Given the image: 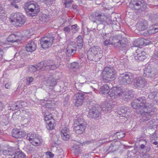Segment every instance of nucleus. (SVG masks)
<instances>
[{"label": "nucleus", "mask_w": 158, "mask_h": 158, "mask_svg": "<svg viewBox=\"0 0 158 158\" xmlns=\"http://www.w3.org/2000/svg\"><path fill=\"white\" fill-rule=\"evenodd\" d=\"M102 52L98 46H94L91 47L88 52V58L89 60L95 61L100 60L102 58Z\"/></svg>", "instance_id": "f257e3e1"}, {"label": "nucleus", "mask_w": 158, "mask_h": 158, "mask_svg": "<svg viewBox=\"0 0 158 158\" xmlns=\"http://www.w3.org/2000/svg\"><path fill=\"white\" fill-rule=\"evenodd\" d=\"M131 105L132 107L136 110L143 109L150 107H152L153 106L152 104L146 102L145 98L144 97H139L134 100Z\"/></svg>", "instance_id": "f03ea898"}, {"label": "nucleus", "mask_w": 158, "mask_h": 158, "mask_svg": "<svg viewBox=\"0 0 158 158\" xmlns=\"http://www.w3.org/2000/svg\"><path fill=\"white\" fill-rule=\"evenodd\" d=\"M24 8L27 15L29 16H35L39 12V6L33 2H27L24 4Z\"/></svg>", "instance_id": "7ed1b4c3"}, {"label": "nucleus", "mask_w": 158, "mask_h": 158, "mask_svg": "<svg viewBox=\"0 0 158 158\" xmlns=\"http://www.w3.org/2000/svg\"><path fill=\"white\" fill-rule=\"evenodd\" d=\"M115 72L113 67L109 66L106 67L102 73V81L105 82H109L115 79Z\"/></svg>", "instance_id": "20e7f679"}, {"label": "nucleus", "mask_w": 158, "mask_h": 158, "mask_svg": "<svg viewBox=\"0 0 158 158\" xmlns=\"http://www.w3.org/2000/svg\"><path fill=\"white\" fill-rule=\"evenodd\" d=\"M89 18L93 23L98 24L104 25L106 22V17L104 14L98 11L92 13L90 15Z\"/></svg>", "instance_id": "39448f33"}, {"label": "nucleus", "mask_w": 158, "mask_h": 158, "mask_svg": "<svg viewBox=\"0 0 158 158\" xmlns=\"http://www.w3.org/2000/svg\"><path fill=\"white\" fill-rule=\"evenodd\" d=\"M152 107L144 108L143 109L136 110V112L141 115L140 119V123L146 122L151 118L152 115L154 114V112L152 110Z\"/></svg>", "instance_id": "423d86ee"}, {"label": "nucleus", "mask_w": 158, "mask_h": 158, "mask_svg": "<svg viewBox=\"0 0 158 158\" xmlns=\"http://www.w3.org/2000/svg\"><path fill=\"white\" fill-rule=\"evenodd\" d=\"M147 7V4L144 0H131L128 7L132 10H145Z\"/></svg>", "instance_id": "0eeeda50"}, {"label": "nucleus", "mask_w": 158, "mask_h": 158, "mask_svg": "<svg viewBox=\"0 0 158 158\" xmlns=\"http://www.w3.org/2000/svg\"><path fill=\"white\" fill-rule=\"evenodd\" d=\"M134 78V75L129 72L120 73L118 77V81L121 84L127 85L130 84Z\"/></svg>", "instance_id": "6e6552de"}, {"label": "nucleus", "mask_w": 158, "mask_h": 158, "mask_svg": "<svg viewBox=\"0 0 158 158\" xmlns=\"http://www.w3.org/2000/svg\"><path fill=\"white\" fill-rule=\"evenodd\" d=\"M54 38L51 35L42 37L40 40V44L41 47L44 49L50 47L53 44Z\"/></svg>", "instance_id": "1a4fd4ad"}, {"label": "nucleus", "mask_w": 158, "mask_h": 158, "mask_svg": "<svg viewBox=\"0 0 158 158\" xmlns=\"http://www.w3.org/2000/svg\"><path fill=\"white\" fill-rule=\"evenodd\" d=\"M11 21L15 22L16 26L20 27L25 22V18L22 13L16 12L13 15Z\"/></svg>", "instance_id": "9d476101"}, {"label": "nucleus", "mask_w": 158, "mask_h": 158, "mask_svg": "<svg viewBox=\"0 0 158 158\" xmlns=\"http://www.w3.org/2000/svg\"><path fill=\"white\" fill-rule=\"evenodd\" d=\"M147 81L144 78L139 77L134 79L133 85L136 88H143L146 85Z\"/></svg>", "instance_id": "9b49d317"}, {"label": "nucleus", "mask_w": 158, "mask_h": 158, "mask_svg": "<svg viewBox=\"0 0 158 158\" xmlns=\"http://www.w3.org/2000/svg\"><path fill=\"white\" fill-rule=\"evenodd\" d=\"M84 94L82 93H77L73 96L72 100L73 103L77 107L81 106L83 102Z\"/></svg>", "instance_id": "f8f14e48"}, {"label": "nucleus", "mask_w": 158, "mask_h": 158, "mask_svg": "<svg viewBox=\"0 0 158 158\" xmlns=\"http://www.w3.org/2000/svg\"><path fill=\"white\" fill-rule=\"evenodd\" d=\"M120 87H113L109 89L106 96L108 98L114 99L117 98L118 96L120 97Z\"/></svg>", "instance_id": "ddd939ff"}, {"label": "nucleus", "mask_w": 158, "mask_h": 158, "mask_svg": "<svg viewBox=\"0 0 158 158\" xmlns=\"http://www.w3.org/2000/svg\"><path fill=\"white\" fill-rule=\"evenodd\" d=\"M110 35L112 44L114 45L115 47H119L121 46H124V44L125 43H123V40H120L121 36L120 34L115 35L113 36H111L110 34Z\"/></svg>", "instance_id": "4468645a"}, {"label": "nucleus", "mask_w": 158, "mask_h": 158, "mask_svg": "<svg viewBox=\"0 0 158 158\" xmlns=\"http://www.w3.org/2000/svg\"><path fill=\"white\" fill-rule=\"evenodd\" d=\"M134 59L137 62L143 61L146 58L145 53L141 49H138L133 55Z\"/></svg>", "instance_id": "2eb2a0df"}, {"label": "nucleus", "mask_w": 158, "mask_h": 158, "mask_svg": "<svg viewBox=\"0 0 158 158\" xmlns=\"http://www.w3.org/2000/svg\"><path fill=\"white\" fill-rule=\"evenodd\" d=\"M148 23L147 21L144 19L139 20L136 25L137 28L139 31L140 34L142 35V33L145 32L146 30L148 27Z\"/></svg>", "instance_id": "dca6fc26"}, {"label": "nucleus", "mask_w": 158, "mask_h": 158, "mask_svg": "<svg viewBox=\"0 0 158 158\" xmlns=\"http://www.w3.org/2000/svg\"><path fill=\"white\" fill-rule=\"evenodd\" d=\"M100 108L98 107L93 106L89 109V117L94 119L99 117L101 115Z\"/></svg>", "instance_id": "f3484780"}, {"label": "nucleus", "mask_w": 158, "mask_h": 158, "mask_svg": "<svg viewBox=\"0 0 158 158\" xmlns=\"http://www.w3.org/2000/svg\"><path fill=\"white\" fill-rule=\"evenodd\" d=\"M83 123H80L79 122V124L75 123V122L73 126V130L74 132L77 134H80L83 133L85 129V124L84 123V121L83 120Z\"/></svg>", "instance_id": "a211bd4d"}, {"label": "nucleus", "mask_w": 158, "mask_h": 158, "mask_svg": "<svg viewBox=\"0 0 158 158\" xmlns=\"http://www.w3.org/2000/svg\"><path fill=\"white\" fill-rule=\"evenodd\" d=\"M120 97L125 101H127L134 97L133 92L131 90L124 91L121 89Z\"/></svg>", "instance_id": "6ab92c4d"}, {"label": "nucleus", "mask_w": 158, "mask_h": 158, "mask_svg": "<svg viewBox=\"0 0 158 158\" xmlns=\"http://www.w3.org/2000/svg\"><path fill=\"white\" fill-rule=\"evenodd\" d=\"M143 75L144 77L149 78L154 77L155 76L152 68L149 65H146L143 69Z\"/></svg>", "instance_id": "aec40b11"}, {"label": "nucleus", "mask_w": 158, "mask_h": 158, "mask_svg": "<svg viewBox=\"0 0 158 158\" xmlns=\"http://www.w3.org/2000/svg\"><path fill=\"white\" fill-rule=\"evenodd\" d=\"M26 132L24 130L21 129L15 128L12 131V135L16 138H21L26 135Z\"/></svg>", "instance_id": "412c9836"}, {"label": "nucleus", "mask_w": 158, "mask_h": 158, "mask_svg": "<svg viewBox=\"0 0 158 158\" xmlns=\"http://www.w3.org/2000/svg\"><path fill=\"white\" fill-rule=\"evenodd\" d=\"M22 35L20 33L18 32L15 34H11L7 39V41L10 42H18L22 40Z\"/></svg>", "instance_id": "4be33fe9"}, {"label": "nucleus", "mask_w": 158, "mask_h": 158, "mask_svg": "<svg viewBox=\"0 0 158 158\" xmlns=\"http://www.w3.org/2000/svg\"><path fill=\"white\" fill-rule=\"evenodd\" d=\"M36 44L34 41H29L25 46L26 50L29 52L34 51L36 49Z\"/></svg>", "instance_id": "5701e85b"}, {"label": "nucleus", "mask_w": 158, "mask_h": 158, "mask_svg": "<svg viewBox=\"0 0 158 158\" xmlns=\"http://www.w3.org/2000/svg\"><path fill=\"white\" fill-rule=\"evenodd\" d=\"M158 32V27H155L152 26L150 27L148 30H147L145 32L142 33V35L148 36L152 34H154Z\"/></svg>", "instance_id": "b1692460"}, {"label": "nucleus", "mask_w": 158, "mask_h": 158, "mask_svg": "<svg viewBox=\"0 0 158 158\" xmlns=\"http://www.w3.org/2000/svg\"><path fill=\"white\" fill-rule=\"evenodd\" d=\"M68 128H64L62 129L61 132V137L62 139L64 141H66L69 139V131Z\"/></svg>", "instance_id": "393cba45"}, {"label": "nucleus", "mask_w": 158, "mask_h": 158, "mask_svg": "<svg viewBox=\"0 0 158 158\" xmlns=\"http://www.w3.org/2000/svg\"><path fill=\"white\" fill-rule=\"evenodd\" d=\"M110 89V84H107L102 86L99 90L101 94H104L106 96L109 91L108 90Z\"/></svg>", "instance_id": "a878e982"}, {"label": "nucleus", "mask_w": 158, "mask_h": 158, "mask_svg": "<svg viewBox=\"0 0 158 158\" xmlns=\"http://www.w3.org/2000/svg\"><path fill=\"white\" fill-rule=\"evenodd\" d=\"M146 40L143 38H139L134 42L133 44L135 47H140L146 45Z\"/></svg>", "instance_id": "bb28decb"}, {"label": "nucleus", "mask_w": 158, "mask_h": 158, "mask_svg": "<svg viewBox=\"0 0 158 158\" xmlns=\"http://www.w3.org/2000/svg\"><path fill=\"white\" fill-rule=\"evenodd\" d=\"M77 50L76 45L74 42H70V56H73L76 53Z\"/></svg>", "instance_id": "cd10ccee"}, {"label": "nucleus", "mask_w": 158, "mask_h": 158, "mask_svg": "<svg viewBox=\"0 0 158 158\" xmlns=\"http://www.w3.org/2000/svg\"><path fill=\"white\" fill-rule=\"evenodd\" d=\"M103 38L105 40L104 42V44L105 46H106L112 44L110 38V35L109 34H103Z\"/></svg>", "instance_id": "c85d7f7f"}, {"label": "nucleus", "mask_w": 158, "mask_h": 158, "mask_svg": "<svg viewBox=\"0 0 158 158\" xmlns=\"http://www.w3.org/2000/svg\"><path fill=\"white\" fill-rule=\"evenodd\" d=\"M11 158H26L25 155L21 151H18L13 154Z\"/></svg>", "instance_id": "c756f323"}, {"label": "nucleus", "mask_w": 158, "mask_h": 158, "mask_svg": "<svg viewBox=\"0 0 158 158\" xmlns=\"http://www.w3.org/2000/svg\"><path fill=\"white\" fill-rule=\"evenodd\" d=\"M150 149V147L148 144L145 145H143L139 146V150L142 151L143 153H145L149 152Z\"/></svg>", "instance_id": "7c9ffc66"}, {"label": "nucleus", "mask_w": 158, "mask_h": 158, "mask_svg": "<svg viewBox=\"0 0 158 158\" xmlns=\"http://www.w3.org/2000/svg\"><path fill=\"white\" fill-rule=\"evenodd\" d=\"M114 106V105L110 103L106 102L105 106L103 107L102 109L105 111H110Z\"/></svg>", "instance_id": "2f4dec72"}, {"label": "nucleus", "mask_w": 158, "mask_h": 158, "mask_svg": "<svg viewBox=\"0 0 158 158\" xmlns=\"http://www.w3.org/2000/svg\"><path fill=\"white\" fill-rule=\"evenodd\" d=\"M44 120L45 121H52L54 122V120L53 118V115L52 114L45 113L44 115Z\"/></svg>", "instance_id": "473e14b6"}, {"label": "nucleus", "mask_w": 158, "mask_h": 158, "mask_svg": "<svg viewBox=\"0 0 158 158\" xmlns=\"http://www.w3.org/2000/svg\"><path fill=\"white\" fill-rule=\"evenodd\" d=\"M79 67V64L77 62H73L70 64V69L73 72H77Z\"/></svg>", "instance_id": "72a5a7b5"}, {"label": "nucleus", "mask_w": 158, "mask_h": 158, "mask_svg": "<svg viewBox=\"0 0 158 158\" xmlns=\"http://www.w3.org/2000/svg\"><path fill=\"white\" fill-rule=\"evenodd\" d=\"M49 63L48 64L47 67H48V68L50 69L51 70H54L58 67V65H56L54 64V61L53 60H50L49 61Z\"/></svg>", "instance_id": "f704fd0d"}, {"label": "nucleus", "mask_w": 158, "mask_h": 158, "mask_svg": "<svg viewBox=\"0 0 158 158\" xmlns=\"http://www.w3.org/2000/svg\"><path fill=\"white\" fill-rule=\"evenodd\" d=\"M35 134L32 133H28L27 135V139L31 143L33 142V141L35 139L37 136Z\"/></svg>", "instance_id": "c9c22d12"}, {"label": "nucleus", "mask_w": 158, "mask_h": 158, "mask_svg": "<svg viewBox=\"0 0 158 158\" xmlns=\"http://www.w3.org/2000/svg\"><path fill=\"white\" fill-rule=\"evenodd\" d=\"M42 141V139L37 136L36 137L33 141V142L31 143H32L33 145L35 146L39 145L41 143Z\"/></svg>", "instance_id": "e433bc0d"}, {"label": "nucleus", "mask_w": 158, "mask_h": 158, "mask_svg": "<svg viewBox=\"0 0 158 158\" xmlns=\"http://www.w3.org/2000/svg\"><path fill=\"white\" fill-rule=\"evenodd\" d=\"M125 133L123 131H121L119 132H117L115 133H114L113 134V136L115 135H117V138L119 139H120L121 138L125 136Z\"/></svg>", "instance_id": "4c0bfd02"}, {"label": "nucleus", "mask_w": 158, "mask_h": 158, "mask_svg": "<svg viewBox=\"0 0 158 158\" xmlns=\"http://www.w3.org/2000/svg\"><path fill=\"white\" fill-rule=\"evenodd\" d=\"M54 122L50 121L48 123H47L46 124H47L46 125V127L47 129L49 131L52 130L54 128V125L53 123Z\"/></svg>", "instance_id": "58836bf2"}, {"label": "nucleus", "mask_w": 158, "mask_h": 158, "mask_svg": "<svg viewBox=\"0 0 158 158\" xmlns=\"http://www.w3.org/2000/svg\"><path fill=\"white\" fill-rule=\"evenodd\" d=\"M77 42L78 44H79V45H78V46L79 47V48L81 49L82 47L83 46V39L81 35H79L77 37Z\"/></svg>", "instance_id": "ea45409f"}, {"label": "nucleus", "mask_w": 158, "mask_h": 158, "mask_svg": "<svg viewBox=\"0 0 158 158\" xmlns=\"http://www.w3.org/2000/svg\"><path fill=\"white\" fill-rule=\"evenodd\" d=\"M150 18L152 22L158 23V13L152 15Z\"/></svg>", "instance_id": "a19ab883"}, {"label": "nucleus", "mask_w": 158, "mask_h": 158, "mask_svg": "<svg viewBox=\"0 0 158 158\" xmlns=\"http://www.w3.org/2000/svg\"><path fill=\"white\" fill-rule=\"evenodd\" d=\"M2 153L5 156H11L13 155L12 154V152L11 149L9 148H7L6 149L3 150Z\"/></svg>", "instance_id": "79ce46f5"}, {"label": "nucleus", "mask_w": 158, "mask_h": 158, "mask_svg": "<svg viewBox=\"0 0 158 158\" xmlns=\"http://www.w3.org/2000/svg\"><path fill=\"white\" fill-rule=\"evenodd\" d=\"M71 31L73 33H75L78 32L79 28L77 27V25L75 24L71 26Z\"/></svg>", "instance_id": "37998d69"}, {"label": "nucleus", "mask_w": 158, "mask_h": 158, "mask_svg": "<svg viewBox=\"0 0 158 158\" xmlns=\"http://www.w3.org/2000/svg\"><path fill=\"white\" fill-rule=\"evenodd\" d=\"M40 20L43 22H46L48 20V16L46 14H42L40 16Z\"/></svg>", "instance_id": "c03bdc74"}, {"label": "nucleus", "mask_w": 158, "mask_h": 158, "mask_svg": "<svg viewBox=\"0 0 158 158\" xmlns=\"http://www.w3.org/2000/svg\"><path fill=\"white\" fill-rule=\"evenodd\" d=\"M48 62V61H43L38 64L37 65L38 68L40 67V69H41L44 66L46 67H47V65H48V64L47 63L46 64V63H47V62Z\"/></svg>", "instance_id": "a18cd8bd"}, {"label": "nucleus", "mask_w": 158, "mask_h": 158, "mask_svg": "<svg viewBox=\"0 0 158 158\" xmlns=\"http://www.w3.org/2000/svg\"><path fill=\"white\" fill-rule=\"evenodd\" d=\"M17 103L19 109L25 106L26 105V103L25 102L22 101L17 102Z\"/></svg>", "instance_id": "49530a36"}, {"label": "nucleus", "mask_w": 158, "mask_h": 158, "mask_svg": "<svg viewBox=\"0 0 158 158\" xmlns=\"http://www.w3.org/2000/svg\"><path fill=\"white\" fill-rule=\"evenodd\" d=\"M9 123L8 118L6 116H4L3 119L1 121V123L3 125L6 126Z\"/></svg>", "instance_id": "de8ad7c7"}, {"label": "nucleus", "mask_w": 158, "mask_h": 158, "mask_svg": "<svg viewBox=\"0 0 158 158\" xmlns=\"http://www.w3.org/2000/svg\"><path fill=\"white\" fill-rule=\"evenodd\" d=\"M33 80V78L32 77H28L26 78V82L25 85L27 86L30 85Z\"/></svg>", "instance_id": "09e8293b"}, {"label": "nucleus", "mask_w": 158, "mask_h": 158, "mask_svg": "<svg viewBox=\"0 0 158 158\" xmlns=\"http://www.w3.org/2000/svg\"><path fill=\"white\" fill-rule=\"evenodd\" d=\"M118 113L120 115H123V114L126 113L127 112V108H121L120 110H118Z\"/></svg>", "instance_id": "8fccbe9b"}, {"label": "nucleus", "mask_w": 158, "mask_h": 158, "mask_svg": "<svg viewBox=\"0 0 158 158\" xmlns=\"http://www.w3.org/2000/svg\"><path fill=\"white\" fill-rule=\"evenodd\" d=\"M51 139L55 144H56L58 141V138L56 135L53 134L52 135Z\"/></svg>", "instance_id": "3c124183"}, {"label": "nucleus", "mask_w": 158, "mask_h": 158, "mask_svg": "<svg viewBox=\"0 0 158 158\" xmlns=\"http://www.w3.org/2000/svg\"><path fill=\"white\" fill-rule=\"evenodd\" d=\"M45 154L47 156L46 158H53L54 156V155L50 151L46 152Z\"/></svg>", "instance_id": "603ef678"}, {"label": "nucleus", "mask_w": 158, "mask_h": 158, "mask_svg": "<svg viewBox=\"0 0 158 158\" xmlns=\"http://www.w3.org/2000/svg\"><path fill=\"white\" fill-rule=\"evenodd\" d=\"M152 58L153 60L155 59L158 60V49L155 51L154 54L152 56Z\"/></svg>", "instance_id": "864d4df0"}, {"label": "nucleus", "mask_w": 158, "mask_h": 158, "mask_svg": "<svg viewBox=\"0 0 158 158\" xmlns=\"http://www.w3.org/2000/svg\"><path fill=\"white\" fill-rule=\"evenodd\" d=\"M38 2H46V4L47 5H50L52 4L53 2L52 0H37Z\"/></svg>", "instance_id": "5fc2aeb1"}, {"label": "nucleus", "mask_w": 158, "mask_h": 158, "mask_svg": "<svg viewBox=\"0 0 158 158\" xmlns=\"http://www.w3.org/2000/svg\"><path fill=\"white\" fill-rule=\"evenodd\" d=\"M8 109L9 110H15L19 109L18 106L17 104L15 105L12 106H9L8 107Z\"/></svg>", "instance_id": "6e6d98bb"}, {"label": "nucleus", "mask_w": 158, "mask_h": 158, "mask_svg": "<svg viewBox=\"0 0 158 158\" xmlns=\"http://www.w3.org/2000/svg\"><path fill=\"white\" fill-rule=\"evenodd\" d=\"M139 146L143 145H145L148 144L147 143V142L145 140H144L143 139L140 140H139Z\"/></svg>", "instance_id": "4d7b16f0"}, {"label": "nucleus", "mask_w": 158, "mask_h": 158, "mask_svg": "<svg viewBox=\"0 0 158 158\" xmlns=\"http://www.w3.org/2000/svg\"><path fill=\"white\" fill-rule=\"evenodd\" d=\"M38 67L37 65H35V66H31L30 68V71H31L33 72L36 71L38 69Z\"/></svg>", "instance_id": "13d9d810"}, {"label": "nucleus", "mask_w": 158, "mask_h": 158, "mask_svg": "<svg viewBox=\"0 0 158 158\" xmlns=\"http://www.w3.org/2000/svg\"><path fill=\"white\" fill-rule=\"evenodd\" d=\"M74 152L76 154H79L81 153V150L80 148L77 146L74 149Z\"/></svg>", "instance_id": "bf43d9fd"}, {"label": "nucleus", "mask_w": 158, "mask_h": 158, "mask_svg": "<svg viewBox=\"0 0 158 158\" xmlns=\"http://www.w3.org/2000/svg\"><path fill=\"white\" fill-rule=\"evenodd\" d=\"M157 139L156 140L154 139L152 137L150 138V141L152 143L156 145L158 143V142L156 141Z\"/></svg>", "instance_id": "052dcab7"}, {"label": "nucleus", "mask_w": 158, "mask_h": 158, "mask_svg": "<svg viewBox=\"0 0 158 158\" xmlns=\"http://www.w3.org/2000/svg\"><path fill=\"white\" fill-rule=\"evenodd\" d=\"M84 84V83H82V82H80V83H76L75 84V86H76V88H77V87H79L78 88V89H80V88L82 86V85L83 84Z\"/></svg>", "instance_id": "680f3d73"}, {"label": "nucleus", "mask_w": 158, "mask_h": 158, "mask_svg": "<svg viewBox=\"0 0 158 158\" xmlns=\"http://www.w3.org/2000/svg\"><path fill=\"white\" fill-rule=\"evenodd\" d=\"M11 86V84L10 82H8L5 85V87L6 89H9Z\"/></svg>", "instance_id": "e2e57ef3"}, {"label": "nucleus", "mask_w": 158, "mask_h": 158, "mask_svg": "<svg viewBox=\"0 0 158 158\" xmlns=\"http://www.w3.org/2000/svg\"><path fill=\"white\" fill-rule=\"evenodd\" d=\"M82 120H83V121H84V124H85V122H84V119H78L77 120L76 119L75 121V122H78V123L77 124H79V122H80V123H83V122L82 121Z\"/></svg>", "instance_id": "0e129e2a"}, {"label": "nucleus", "mask_w": 158, "mask_h": 158, "mask_svg": "<svg viewBox=\"0 0 158 158\" xmlns=\"http://www.w3.org/2000/svg\"><path fill=\"white\" fill-rule=\"evenodd\" d=\"M3 6L2 5L0 4V15L3 13Z\"/></svg>", "instance_id": "69168bd1"}, {"label": "nucleus", "mask_w": 158, "mask_h": 158, "mask_svg": "<svg viewBox=\"0 0 158 158\" xmlns=\"http://www.w3.org/2000/svg\"><path fill=\"white\" fill-rule=\"evenodd\" d=\"M4 107V105L1 102H0V112L3 109Z\"/></svg>", "instance_id": "338daca9"}, {"label": "nucleus", "mask_w": 158, "mask_h": 158, "mask_svg": "<svg viewBox=\"0 0 158 158\" xmlns=\"http://www.w3.org/2000/svg\"><path fill=\"white\" fill-rule=\"evenodd\" d=\"M155 96V95L153 93H151L148 96L149 98H154Z\"/></svg>", "instance_id": "774afa93"}]
</instances>
